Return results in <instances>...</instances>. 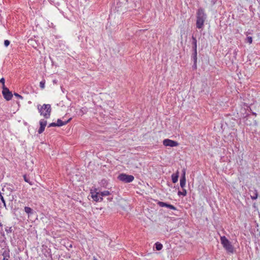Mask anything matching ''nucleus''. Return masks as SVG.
I'll list each match as a JSON object with an SVG mask.
<instances>
[{
	"mask_svg": "<svg viewBox=\"0 0 260 260\" xmlns=\"http://www.w3.org/2000/svg\"><path fill=\"white\" fill-rule=\"evenodd\" d=\"M3 256H4L3 260H8L10 257V250L9 249H6L3 253Z\"/></svg>",
	"mask_w": 260,
	"mask_h": 260,
	"instance_id": "obj_14",
	"label": "nucleus"
},
{
	"mask_svg": "<svg viewBox=\"0 0 260 260\" xmlns=\"http://www.w3.org/2000/svg\"><path fill=\"white\" fill-rule=\"evenodd\" d=\"M252 114H253V115H255V116H256V114L255 113H254V112H253V113H252Z\"/></svg>",
	"mask_w": 260,
	"mask_h": 260,
	"instance_id": "obj_30",
	"label": "nucleus"
},
{
	"mask_svg": "<svg viewBox=\"0 0 260 260\" xmlns=\"http://www.w3.org/2000/svg\"><path fill=\"white\" fill-rule=\"evenodd\" d=\"M179 177V172H177L176 174H173L172 175V180L173 183H176L178 181Z\"/></svg>",
	"mask_w": 260,
	"mask_h": 260,
	"instance_id": "obj_15",
	"label": "nucleus"
},
{
	"mask_svg": "<svg viewBox=\"0 0 260 260\" xmlns=\"http://www.w3.org/2000/svg\"><path fill=\"white\" fill-rule=\"evenodd\" d=\"M109 200L111 201L112 200V198L111 199H108Z\"/></svg>",
	"mask_w": 260,
	"mask_h": 260,
	"instance_id": "obj_31",
	"label": "nucleus"
},
{
	"mask_svg": "<svg viewBox=\"0 0 260 260\" xmlns=\"http://www.w3.org/2000/svg\"><path fill=\"white\" fill-rule=\"evenodd\" d=\"M193 53L192 54V58L193 60V64L192 66V68L194 70L197 69V50H192Z\"/></svg>",
	"mask_w": 260,
	"mask_h": 260,
	"instance_id": "obj_10",
	"label": "nucleus"
},
{
	"mask_svg": "<svg viewBox=\"0 0 260 260\" xmlns=\"http://www.w3.org/2000/svg\"><path fill=\"white\" fill-rule=\"evenodd\" d=\"M155 248H156V250H158V251L160 250L162 248V245L160 243L156 242L155 244Z\"/></svg>",
	"mask_w": 260,
	"mask_h": 260,
	"instance_id": "obj_18",
	"label": "nucleus"
},
{
	"mask_svg": "<svg viewBox=\"0 0 260 260\" xmlns=\"http://www.w3.org/2000/svg\"><path fill=\"white\" fill-rule=\"evenodd\" d=\"M10 41L8 40H5L4 45L6 47H8L10 45Z\"/></svg>",
	"mask_w": 260,
	"mask_h": 260,
	"instance_id": "obj_25",
	"label": "nucleus"
},
{
	"mask_svg": "<svg viewBox=\"0 0 260 260\" xmlns=\"http://www.w3.org/2000/svg\"><path fill=\"white\" fill-rule=\"evenodd\" d=\"M40 127L38 130V133L40 134L44 131L45 128L47 125V121L44 119H41L40 121Z\"/></svg>",
	"mask_w": 260,
	"mask_h": 260,
	"instance_id": "obj_8",
	"label": "nucleus"
},
{
	"mask_svg": "<svg viewBox=\"0 0 260 260\" xmlns=\"http://www.w3.org/2000/svg\"><path fill=\"white\" fill-rule=\"evenodd\" d=\"M247 42H248L249 43L251 44L252 42V37H248L247 38Z\"/></svg>",
	"mask_w": 260,
	"mask_h": 260,
	"instance_id": "obj_26",
	"label": "nucleus"
},
{
	"mask_svg": "<svg viewBox=\"0 0 260 260\" xmlns=\"http://www.w3.org/2000/svg\"><path fill=\"white\" fill-rule=\"evenodd\" d=\"M100 193V195L103 198V197L104 196H109L110 194V193L109 191L108 190H105V191H102Z\"/></svg>",
	"mask_w": 260,
	"mask_h": 260,
	"instance_id": "obj_19",
	"label": "nucleus"
},
{
	"mask_svg": "<svg viewBox=\"0 0 260 260\" xmlns=\"http://www.w3.org/2000/svg\"><path fill=\"white\" fill-rule=\"evenodd\" d=\"M45 81L44 80H42V81H41L40 82V87L42 89L44 88V87H45Z\"/></svg>",
	"mask_w": 260,
	"mask_h": 260,
	"instance_id": "obj_22",
	"label": "nucleus"
},
{
	"mask_svg": "<svg viewBox=\"0 0 260 260\" xmlns=\"http://www.w3.org/2000/svg\"><path fill=\"white\" fill-rule=\"evenodd\" d=\"M157 204H158V205H159L161 207H167V208H168L169 209H171L172 210H177V208L175 206H174L173 205H171L170 204H168L167 203H165V202L159 201L157 203Z\"/></svg>",
	"mask_w": 260,
	"mask_h": 260,
	"instance_id": "obj_7",
	"label": "nucleus"
},
{
	"mask_svg": "<svg viewBox=\"0 0 260 260\" xmlns=\"http://www.w3.org/2000/svg\"><path fill=\"white\" fill-rule=\"evenodd\" d=\"M40 105L38 106V109L40 113V114L43 115V116L47 119L50 116L51 108V106L49 104H44L41 107Z\"/></svg>",
	"mask_w": 260,
	"mask_h": 260,
	"instance_id": "obj_2",
	"label": "nucleus"
},
{
	"mask_svg": "<svg viewBox=\"0 0 260 260\" xmlns=\"http://www.w3.org/2000/svg\"><path fill=\"white\" fill-rule=\"evenodd\" d=\"M178 195H183V196H185L187 194L186 190L185 189L183 188V191H179L178 192Z\"/></svg>",
	"mask_w": 260,
	"mask_h": 260,
	"instance_id": "obj_20",
	"label": "nucleus"
},
{
	"mask_svg": "<svg viewBox=\"0 0 260 260\" xmlns=\"http://www.w3.org/2000/svg\"><path fill=\"white\" fill-rule=\"evenodd\" d=\"M163 144L165 146H169V147H176V146H178V145H179V144L177 142L169 139H165L163 141Z\"/></svg>",
	"mask_w": 260,
	"mask_h": 260,
	"instance_id": "obj_6",
	"label": "nucleus"
},
{
	"mask_svg": "<svg viewBox=\"0 0 260 260\" xmlns=\"http://www.w3.org/2000/svg\"><path fill=\"white\" fill-rule=\"evenodd\" d=\"M93 260H98L95 256L93 257Z\"/></svg>",
	"mask_w": 260,
	"mask_h": 260,
	"instance_id": "obj_29",
	"label": "nucleus"
},
{
	"mask_svg": "<svg viewBox=\"0 0 260 260\" xmlns=\"http://www.w3.org/2000/svg\"><path fill=\"white\" fill-rule=\"evenodd\" d=\"M14 94L17 98H20V99H23V97L21 95L17 93H14Z\"/></svg>",
	"mask_w": 260,
	"mask_h": 260,
	"instance_id": "obj_27",
	"label": "nucleus"
},
{
	"mask_svg": "<svg viewBox=\"0 0 260 260\" xmlns=\"http://www.w3.org/2000/svg\"><path fill=\"white\" fill-rule=\"evenodd\" d=\"M221 243L223 245V247L226 249V250L230 253L234 252V247L232 245L231 243L229 240L225 237L222 236L220 238Z\"/></svg>",
	"mask_w": 260,
	"mask_h": 260,
	"instance_id": "obj_3",
	"label": "nucleus"
},
{
	"mask_svg": "<svg viewBox=\"0 0 260 260\" xmlns=\"http://www.w3.org/2000/svg\"><path fill=\"white\" fill-rule=\"evenodd\" d=\"M117 178L121 181L124 183H130L134 180V177L131 175H127L124 173L120 174Z\"/></svg>",
	"mask_w": 260,
	"mask_h": 260,
	"instance_id": "obj_4",
	"label": "nucleus"
},
{
	"mask_svg": "<svg viewBox=\"0 0 260 260\" xmlns=\"http://www.w3.org/2000/svg\"><path fill=\"white\" fill-rule=\"evenodd\" d=\"M92 198L96 202H101L103 200V198L101 196L100 192H98L96 194L92 195Z\"/></svg>",
	"mask_w": 260,
	"mask_h": 260,
	"instance_id": "obj_13",
	"label": "nucleus"
},
{
	"mask_svg": "<svg viewBox=\"0 0 260 260\" xmlns=\"http://www.w3.org/2000/svg\"><path fill=\"white\" fill-rule=\"evenodd\" d=\"M72 119L71 118H69L67 121H62L60 119H58L57 120V122L56 123V126H61L67 124L68 122L70 121Z\"/></svg>",
	"mask_w": 260,
	"mask_h": 260,
	"instance_id": "obj_11",
	"label": "nucleus"
},
{
	"mask_svg": "<svg viewBox=\"0 0 260 260\" xmlns=\"http://www.w3.org/2000/svg\"><path fill=\"white\" fill-rule=\"evenodd\" d=\"M23 178L25 182L28 183L29 184L32 185L31 182H30L28 178L27 177L26 175H23Z\"/></svg>",
	"mask_w": 260,
	"mask_h": 260,
	"instance_id": "obj_21",
	"label": "nucleus"
},
{
	"mask_svg": "<svg viewBox=\"0 0 260 260\" xmlns=\"http://www.w3.org/2000/svg\"><path fill=\"white\" fill-rule=\"evenodd\" d=\"M191 38L192 50H197V41L196 39V37L192 35Z\"/></svg>",
	"mask_w": 260,
	"mask_h": 260,
	"instance_id": "obj_12",
	"label": "nucleus"
},
{
	"mask_svg": "<svg viewBox=\"0 0 260 260\" xmlns=\"http://www.w3.org/2000/svg\"><path fill=\"white\" fill-rule=\"evenodd\" d=\"M180 186L182 188H183L185 186L186 184V178H185V170L183 169L182 171V174L180 180Z\"/></svg>",
	"mask_w": 260,
	"mask_h": 260,
	"instance_id": "obj_9",
	"label": "nucleus"
},
{
	"mask_svg": "<svg viewBox=\"0 0 260 260\" xmlns=\"http://www.w3.org/2000/svg\"><path fill=\"white\" fill-rule=\"evenodd\" d=\"M206 19V15L204 9L202 8H199L197 13V27L199 29L203 28Z\"/></svg>",
	"mask_w": 260,
	"mask_h": 260,
	"instance_id": "obj_1",
	"label": "nucleus"
},
{
	"mask_svg": "<svg viewBox=\"0 0 260 260\" xmlns=\"http://www.w3.org/2000/svg\"><path fill=\"white\" fill-rule=\"evenodd\" d=\"M3 88L2 94L6 101H10L12 99L13 94L11 91L6 87Z\"/></svg>",
	"mask_w": 260,
	"mask_h": 260,
	"instance_id": "obj_5",
	"label": "nucleus"
},
{
	"mask_svg": "<svg viewBox=\"0 0 260 260\" xmlns=\"http://www.w3.org/2000/svg\"><path fill=\"white\" fill-rule=\"evenodd\" d=\"M5 80L4 78H2L0 79V83H1L3 84L2 88H5L4 87H6L5 85Z\"/></svg>",
	"mask_w": 260,
	"mask_h": 260,
	"instance_id": "obj_24",
	"label": "nucleus"
},
{
	"mask_svg": "<svg viewBox=\"0 0 260 260\" xmlns=\"http://www.w3.org/2000/svg\"><path fill=\"white\" fill-rule=\"evenodd\" d=\"M5 231L7 233H10L12 232V227L7 226L5 229Z\"/></svg>",
	"mask_w": 260,
	"mask_h": 260,
	"instance_id": "obj_23",
	"label": "nucleus"
},
{
	"mask_svg": "<svg viewBox=\"0 0 260 260\" xmlns=\"http://www.w3.org/2000/svg\"><path fill=\"white\" fill-rule=\"evenodd\" d=\"M258 197V193L256 190L252 191V195H251V198L252 200H256Z\"/></svg>",
	"mask_w": 260,
	"mask_h": 260,
	"instance_id": "obj_17",
	"label": "nucleus"
},
{
	"mask_svg": "<svg viewBox=\"0 0 260 260\" xmlns=\"http://www.w3.org/2000/svg\"><path fill=\"white\" fill-rule=\"evenodd\" d=\"M24 211L28 214V216L34 213L33 210L28 207H24Z\"/></svg>",
	"mask_w": 260,
	"mask_h": 260,
	"instance_id": "obj_16",
	"label": "nucleus"
},
{
	"mask_svg": "<svg viewBox=\"0 0 260 260\" xmlns=\"http://www.w3.org/2000/svg\"><path fill=\"white\" fill-rule=\"evenodd\" d=\"M56 126L55 122H52L49 124L48 127Z\"/></svg>",
	"mask_w": 260,
	"mask_h": 260,
	"instance_id": "obj_28",
	"label": "nucleus"
}]
</instances>
